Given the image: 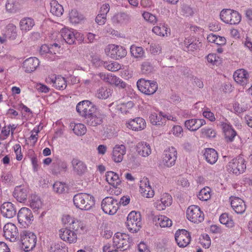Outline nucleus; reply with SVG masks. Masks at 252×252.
Segmentation results:
<instances>
[{
  "mask_svg": "<svg viewBox=\"0 0 252 252\" xmlns=\"http://www.w3.org/2000/svg\"><path fill=\"white\" fill-rule=\"evenodd\" d=\"M73 201L77 208L82 210H89L95 204L94 197L86 193H79L75 194L73 197Z\"/></svg>",
  "mask_w": 252,
  "mask_h": 252,
  "instance_id": "1",
  "label": "nucleus"
},
{
  "mask_svg": "<svg viewBox=\"0 0 252 252\" xmlns=\"http://www.w3.org/2000/svg\"><path fill=\"white\" fill-rule=\"evenodd\" d=\"M113 242L114 248L124 251L130 247L132 239L126 233L117 232L113 238Z\"/></svg>",
  "mask_w": 252,
  "mask_h": 252,
  "instance_id": "2",
  "label": "nucleus"
},
{
  "mask_svg": "<svg viewBox=\"0 0 252 252\" xmlns=\"http://www.w3.org/2000/svg\"><path fill=\"white\" fill-rule=\"evenodd\" d=\"M246 169V161L241 156L232 159L228 163L227 170L230 173L239 175L244 173Z\"/></svg>",
  "mask_w": 252,
  "mask_h": 252,
  "instance_id": "3",
  "label": "nucleus"
},
{
  "mask_svg": "<svg viewBox=\"0 0 252 252\" xmlns=\"http://www.w3.org/2000/svg\"><path fill=\"white\" fill-rule=\"evenodd\" d=\"M20 242L25 252H29L35 247L36 243V237L32 232L23 231L20 233Z\"/></svg>",
  "mask_w": 252,
  "mask_h": 252,
  "instance_id": "4",
  "label": "nucleus"
},
{
  "mask_svg": "<svg viewBox=\"0 0 252 252\" xmlns=\"http://www.w3.org/2000/svg\"><path fill=\"white\" fill-rule=\"evenodd\" d=\"M221 21L226 24L237 25L241 20V15L236 11L230 9H223L220 14Z\"/></svg>",
  "mask_w": 252,
  "mask_h": 252,
  "instance_id": "5",
  "label": "nucleus"
},
{
  "mask_svg": "<svg viewBox=\"0 0 252 252\" xmlns=\"http://www.w3.org/2000/svg\"><path fill=\"white\" fill-rule=\"evenodd\" d=\"M127 229L132 233H135L141 227V215L139 212H131L127 218L126 222Z\"/></svg>",
  "mask_w": 252,
  "mask_h": 252,
  "instance_id": "6",
  "label": "nucleus"
},
{
  "mask_svg": "<svg viewBox=\"0 0 252 252\" xmlns=\"http://www.w3.org/2000/svg\"><path fill=\"white\" fill-rule=\"evenodd\" d=\"M138 90L142 93L147 95L154 94L158 89V84L156 82L146 80L140 79L137 82Z\"/></svg>",
  "mask_w": 252,
  "mask_h": 252,
  "instance_id": "7",
  "label": "nucleus"
},
{
  "mask_svg": "<svg viewBox=\"0 0 252 252\" xmlns=\"http://www.w3.org/2000/svg\"><path fill=\"white\" fill-rule=\"evenodd\" d=\"M77 112L85 119L96 110L95 105L88 100L79 102L76 107Z\"/></svg>",
  "mask_w": 252,
  "mask_h": 252,
  "instance_id": "8",
  "label": "nucleus"
},
{
  "mask_svg": "<svg viewBox=\"0 0 252 252\" xmlns=\"http://www.w3.org/2000/svg\"><path fill=\"white\" fill-rule=\"evenodd\" d=\"M187 219L190 221L198 223L204 220L203 213L198 206L191 205L188 207L186 212Z\"/></svg>",
  "mask_w": 252,
  "mask_h": 252,
  "instance_id": "9",
  "label": "nucleus"
},
{
  "mask_svg": "<svg viewBox=\"0 0 252 252\" xmlns=\"http://www.w3.org/2000/svg\"><path fill=\"white\" fill-rule=\"evenodd\" d=\"M101 207L105 213L114 215L119 209L118 201L112 197H106L102 200Z\"/></svg>",
  "mask_w": 252,
  "mask_h": 252,
  "instance_id": "10",
  "label": "nucleus"
},
{
  "mask_svg": "<svg viewBox=\"0 0 252 252\" xmlns=\"http://www.w3.org/2000/svg\"><path fill=\"white\" fill-rule=\"evenodd\" d=\"M18 220L21 225L26 227L31 223L32 219L33 216L31 210L26 207L22 208L18 212Z\"/></svg>",
  "mask_w": 252,
  "mask_h": 252,
  "instance_id": "11",
  "label": "nucleus"
},
{
  "mask_svg": "<svg viewBox=\"0 0 252 252\" xmlns=\"http://www.w3.org/2000/svg\"><path fill=\"white\" fill-rule=\"evenodd\" d=\"M178 245L181 248L187 247L190 243L191 237L189 233L185 229L178 230L175 234Z\"/></svg>",
  "mask_w": 252,
  "mask_h": 252,
  "instance_id": "12",
  "label": "nucleus"
},
{
  "mask_svg": "<svg viewBox=\"0 0 252 252\" xmlns=\"http://www.w3.org/2000/svg\"><path fill=\"white\" fill-rule=\"evenodd\" d=\"M106 50H109L108 55L116 60L125 57L127 54L126 50L123 47L114 44L109 45Z\"/></svg>",
  "mask_w": 252,
  "mask_h": 252,
  "instance_id": "13",
  "label": "nucleus"
},
{
  "mask_svg": "<svg viewBox=\"0 0 252 252\" xmlns=\"http://www.w3.org/2000/svg\"><path fill=\"white\" fill-rule=\"evenodd\" d=\"M177 151L173 147L169 148L164 152L163 162L165 166L169 167L174 165L177 159Z\"/></svg>",
  "mask_w": 252,
  "mask_h": 252,
  "instance_id": "14",
  "label": "nucleus"
},
{
  "mask_svg": "<svg viewBox=\"0 0 252 252\" xmlns=\"http://www.w3.org/2000/svg\"><path fill=\"white\" fill-rule=\"evenodd\" d=\"M3 235L6 239L14 242L18 236V229L16 225L12 223H6L3 227Z\"/></svg>",
  "mask_w": 252,
  "mask_h": 252,
  "instance_id": "15",
  "label": "nucleus"
},
{
  "mask_svg": "<svg viewBox=\"0 0 252 252\" xmlns=\"http://www.w3.org/2000/svg\"><path fill=\"white\" fill-rule=\"evenodd\" d=\"M71 164L73 172L78 176H82L87 171L86 163L78 158H73Z\"/></svg>",
  "mask_w": 252,
  "mask_h": 252,
  "instance_id": "16",
  "label": "nucleus"
},
{
  "mask_svg": "<svg viewBox=\"0 0 252 252\" xmlns=\"http://www.w3.org/2000/svg\"><path fill=\"white\" fill-rule=\"evenodd\" d=\"M59 235L61 239L69 244L75 243L77 240V235L75 232L67 227L61 229Z\"/></svg>",
  "mask_w": 252,
  "mask_h": 252,
  "instance_id": "17",
  "label": "nucleus"
},
{
  "mask_svg": "<svg viewBox=\"0 0 252 252\" xmlns=\"http://www.w3.org/2000/svg\"><path fill=\"white\" fill-rule=\"evenodd\" d=\"M140 191L141 194L145 197L151 198L154 195V191L150 185L149 181L147 178L144 177L140 182Z\"/></svg>",
  "mask_w": 252,
  "mask_h": 252,
  "instance_id": "18",
  "label": "nucleus"
},
{
  "mask_svg": "<svg viewBox=\"0 0 252 252\" xmlns=\"http://www.w3.org/2000/svg\"><path fill=\"white\" fill-rule=\"evenodd\" d=\"M104 116L96 110L85 119V123L90 126H97L103 122Z\"/></svg>",
  "mask_w": 252,
  "mask_h": 252,
  "instance_id": "19",
  "label": "nucleus"
},
{
  "mask_svg": "<svg viewBox=\"0 0 252 252\" xmlns=\"http://www.w3.org/2000/svg\"><path fill=\"white\" fill-rule=\"evenodd\" d=\"M1 214L6 218H12L16 214V209L13 204L10 202H5L0 208Z\"/></svg>",
  "mask_w": 252,
  "mask_h": 252,
  "instance_id": "20",
  "label": "nucleus"
},
{
  "mask_svg": "<svg viewBox=\"0 0 252 252\" xmlns=\"http://www.w3.org/2000/svg\"><path fill=\"white\" fill-rule=\"evenodd\" d=\"M46 82L52 84L53 87L59 90H63L67 86L65 79L61 76H54V75H52L47 79Z\"/></svg>",
  "mask_w": 252,
  "mask_h": 252,
  "instance_id": "21",
  "label": "nucleus"
},
{
  "mask_svg": "<svg viewBox=\"0 0 252 252\" xmlns=\"http://www.w3.org/2000/svg\"><path fill=\"white\" fill-rule=\"evenodd\" d=\"M183 49L187 52L193 51L199 49L202 44L199 40L192 38H186L181 44Z\"/></svg>",
  "mask_w": 252,
  "mask_h": 252,
  "instance_id": "22",
  "label": "nucleus"
},
{
  "mask_svg": "<svg viewBox=\"0 0 252 252\" xmlns=\"http://www.w3.org/2000/svg\"><path fill=\"white\" fill-rule=\"evenodd\" d=\"M172 202V198L170 195L165 193L161 195L159 200H157L155 203V207L157 210L161 211L163 210L166 207L171 205Z\"/></svg>",
  "mask_w": 252,
  "mask_h": 252,
  "instance_id": "23",
  "label": "nucleus"
},
{
  "mask_svg": "<svg viewBox=\"0 0 252 252\" xmlns=\"http://www.w3.org/2000/svg\"><path fill=\"white\" fill-rule=\"evenodd\" d=\"M39 64V61L37 58L31 57L23 62V68L27 73H31L34 71Z\"/></svg>",
  "mask_w": 252,
  "mask_h": 252,
  "instance_id": "24",
  "label": "nucleus"
},
{
  "mask_svg": "<svg viewBox=\"0 0 252 252\" xmlns=\"http://www.w3.org/2000/svg\"><path fill=\"white\" fill-rule=\"evenodd\" d=\"M126 126L133 130L138 131L144 129L146 127V122L142 118L137 117L132 119L126 123Z\"/></svg>",
  "mask_w": 252,
  "mask_h": 252,
  "instance_id": "25",
  "label": "nucleus"
},
{
  "mask_svg": "<svg viewBox=\"0 0 252 252\" xmlns=\"http://www.w3.org/2000/svg\"><path fill=\"white\" fill-rule=\"evenodd\" d=\"M126 153V148L124 145H117L112 152V159L115 162H121Z\"/></svg>",
  "mask_w": 252,
  "mask_h": 252,
  "instance_id": "26",
  "label": "nucleus"
},
{
  "mask_svg": "<svg viewBox=\"0 0 252 252\" xmlns=\"http://www.w3.org/2000/svg\"><path fill=\"white\" fill-rule=\"evenodd\" d=\"M233 78L237 83L244 86L248 82L249 74L246 70L240 69L234 73Z\"/></svg>",
  "mask_w": 252,
  "mask_h": 252,
  "instance_id": "27",
  "label": "nucleus"
},
{
  "mask_svg": "<svg viewBox=\"0 0 252 252\" xmlns=\"http://www.w3.org/2000/svg\"><path fill=\"white\" fill-rule=\"evenodd\" d=\"M68 169V165L66 161L57 160L52 164V173L54 175H59L62 172H65Z\"/></svg>",
  "mask_w": 252,
  "mask_h": 252,
  "instance_id": "28",
  "label": "nucleus"
},
{
  "mask_svg": "<svg viewBox=\"0 0 252 252\" xmlns=\"http://www.w3.org/2000/svg\"><path fill=\"white\" fill-rule=\"evenodd\" d=\"M61 34L67 44L71 45L75 43L76 36L75 34V31H73V30L64 28L61 31Z\"/></svg>",
  "mask_w": 252,
  "mask_h": 252,
  "instance_id": "29",
  "label": "nucleus"
},
{
  "mask_svg": "<svg viewBox=\"0 0 252 252\" xmlns=\"http://www.w3.org/2000/svg\"><path fill=\"white\" fill-rule=\"evenodd\" d=\"M221 126L223 129L226 142H231L233 141L234 138L237 135V133L235 130L232 128L231 126L226 123H222Z\"/></svg>",
  "mask_w": 252,
  "mask_h": 252,
  "instance_id": "30",
  "label": "nucleus"
},
{
  "mask_svg": "<svg viewBox=\"0 0 252 252\" xmlns=\"http://www.w3.org/2000/svg\"><path fill=\"white\" fill-rule=\"evenodd\" d=\"M28 191L24 186H16L13 192V196L20 202L25 201L27 198Z\"/></svg>",
  "mask_w": 252,
  "mask_h": 252,
  "instance_id": "31",
  "label": "nucleus"
},
{
  "mask_svg": "<svg viewBox=\"0 0 252 252\" xmlns=\"http://www.w3.org/2000/svg\"><path fill=\"white\" fill-rule=\"evenodd\" d=\"M232 208L237 214H242L246 210V205L244 201L238 197H234L231 201Z\"/></svg>",
  "mask_w": 252,
  "mask_h": 252,
  "instance_id": "32",
  "label": "nucleus"
},
{
  "mask_svg": "<svg viewBox=\"0 0 252 252\" xmlns=\"http://www.w3.org/2000/svg\"><path fill=\"white\" fill-rule=\"evenodd\" d=\"M205 124L204 119H192L187 120L185 122V126L189 130L195 131Z\"/></svg>",
  "mask_w": 252,
  "mask_h": 252,
  "instance_id": "33",
  "label": "nucleus"
},
{
  "mask_svg": "<svg viewBox=\"0 0 252 252\" xmlns=\"http://www.w3.org/2000/svg\"><path fill=\"white\" fill-rule=\"evenodd\" d=\"M153 220L156 225H159L161 227H169L172 224V220L164 215L155 216Z\"/></svg>",
  "mask_w": 252,
  "mask_h": 252,
  "instance_id": "34",
  "label": "nucleus"
},
{
  "mask_svg": "<svg viewBox=\"0 0 252 252\" xmlns=\"http://www.w3.org/2000/svg\"><path fill=\"white\" fill-rule=\"evenodd\" d=\"M136 152L143 157H147L151 154L150 145L146 142H141L136 145Z\"/></svg>",
  "mask_w": 252,
  "mask_h": 252,
  "instance_id": "35",
  "label": "nucleus"
},
{
  "mask_svg": "<svg viewBox=\"0 0 252 252\" xmlns=\"http://www.w3.org/2000/svg\"><path fill=\"white\" fill-rule=\"evenodd\" d=\"M165 117L163 113H152L149 116V120L152 124L156 126H162L165 123Z\"/></svg>",
  "mask_w": 252,
  "mask_h": 252,
  "instance_id": "36",
  "label": "nucleus"
},
{
  "mask_svg": "<svg viewBox=\"0 0 252 252\" xmlns=\"http://www.w3.org/2000/svg\"><path fill=\"white\" fill-rule=\"evenodd\" d=\"M105 177L107 182L115 188H117L121 182L118 175L113 171L107 172Z\"/></svg>",
  "mask_w": 252,
  "mask_h": 252,
  "instance_id": "37",
  "label": "nucleus"
},
{
  "mask_svg": "<svg viewBox=\"0 0 252 252\" xmlns=\"http://www.w3.org/2000/svg\"><path fill=\"white\" fill-rule=\"evenodd\" d=\"M204 156L207 162L211 164L215 163L218 159L217 152L212 148L206 149Z\"/></svg>",
  "mask_w": 252,
  "mask_h": 252,
  "instance_id": "38",
  "label": "nucleus"
},
{
  "mask_svg": "<svg viewBox=\"0 0 252 252\" xmlns=\"http://www.w3.org/2000/svg\"><path fill=\"white\" fill-rule=\"evenodd\" d=\"M20 30L23 32H27L32 29L34 26V20L30 17L22 18L19 23Z\"/></svg>",
  "mask_w": 252,
  "mask_h": 252,
  "instance_id": "39",
  "label": "nucleus"
},
{
  "mask_svg": "<svg viewBox=\"0 0 252 252\" xmlns=\"http://www.w3.org/2000/svg\"><path fill=\"white\" fill-rule=\"evenodd\" d=\"M250 99L245 97L241 103L235 102L233 105L234 112L236 113H242L246 111L250 107V105L248 104V102H250Z\"/></svg>",
  "mask_w": 252,
  "mask_h": 252,
  "instance_id": "40",
  "label": "nucleus"
},
{
  "mask_svg": "<svg viewBox=\"0 0 252 252\" xmlns=\"http://www.w3.org/2000/svg\"><path fill=\"white\" fill-rule=\"evenodd\" d=\"M21 0H7L6 9L10 13H16L21 8Z\"/></svg>",
  "mask_w": 252,
  "mask_h": 252,
  "instance_id": "41",
  "label": "nucleus"
},
{
  "mask_svg": "<svg viewBox=\"0 0 252 252\" xmlns=\"http://www.w3.org/2000/svg\"><path fill=\"white\" fill-rule=\"evenodd\" d=\"M50 12L53 15L58 17L63 15V7L57 0H51L50 2Z\"/></svg>",
  "mask_w": 252,
  "mask_h": 252,
  "instance_id": "42",
  "label": "nucleus"
},
{
  "mask_svg": "<svg viewBox=\"0 0 252 252\" xmlns=\"http://www.w3.org/2000/svg\"><path fill=\"white\" fill-rule=\"evenodd\" d=\"M70 127L72 129L74 133L78 136H82L84 135L87 131L86 126L82 124L71 123Z\"/></svg>",
  "mask_w": 252,
  "mask_h": 252,
  "instance_id": "43",
  "label": "nucleus"
},
{
  "mask_svg": "<svg viewBox=\"0 0 252 252\" xmlns=\"http://www.w3.org/2000/svg\"><path fill=\"white\" fill-rule=\"evenodd\" d=\"M170 29L165 24H160L153 28L152 31L156 34L160 36H167L168 33H170Z\"/></svg>",
  "mask_w": 252,
  "mask_h": 252,
  "instance_id": "44",
  "label": "nucleus"
},
{
  "mask_svg": "<svg viewBox=\"0 0 252 252\" xmlns=\"http://www.w3.org/2000/svg\"><path fill=\"white\" fill-rule=\"evenodd\" d=\"M129 16L125 13H119L112 18V21L115 24H122L129 21Z\"/></svg>",
  "mask_w": 252,
  "mask_h": 252,
  "instance_id": "45",
  "label": "nucleus"
},
{
  "mask_svg": "<svg viewBox=\"0 0 252 252\" xmlns=\"http://www.w3.org/2000/svg\"><path fill=\"white\" fill-rule=\"evenodd\" d=\"M134 103L132 101H129L126 103H123L118 105V109L122 113L125 114H131Z\"/></svg>",
  "mask_w": 252,
  "mask_h": 252,
  "instance_id": "46",
  "label": "nucleus"
},
{
  "mask_svg": "<svg viewBox=\"0 0 252 252\" xmlns=\"http://www.w3.org/2000/svg\"><path fill=\"white\" fill-rule=\"evenodd\" d=\"M112 90L106 87H101L97 90L96 96L99 99H106L112 94Z\"/></svg>",
  "mask_w": 252,
  "mask_h": 252,
  "instance_id": "47",
  "label": "nucleus"
},
{
  "mask_svg": "<svg viewBox=\"0 0 252 252\" xmlns=\"http://www.w3.org/2000/svg\"><path fill=\"white\" fill-rule=\"evenodd\" d=\"M101 64L107 70L115 72L121 69V65L116 62H101Z\"/></svg>",
  "mask_w": 252,
  "mask_h": 252,
  "instance_id": "48",
  "label": "nucleus"
},
{
  "mask_svg": "<svg viewBox=\"0 0 252 252\" xmlns=\"http://www.w3.org/2000/svg\"><path fill=\"white\" fill-rule=\"evenodd\" d=\"M66 227L70 229L71 231H74L77 235H78V233H80V230L83 229V226L81 222L74 219H73L71 222Z\"/></svg>",
  "mask_w": 252,
  "mask_h": 252,
  "instance_id": "49",
  "label": "nucleus"
},
{
  "mask_svg": "<svg viewBox=\"0 0 252 252\" xmlns=\"http://www.w3.org/2000/svg\"><path fill=\"white\" fill-rule=\"evenodd\" d=\"M69 19L71 23L77 24L83 20L84 17L83 16L79 14L76 10L73 9L69 13Z\"/></svg>",
  "mask_w": 252,
  "mask_h": 252,
  "instance_id": "50",
  "label": "nucleus"
},
{
  "mask_svg": "<svg viewBox=\"0 0 252 252\" xmlns=\"http://www.w3.org/2000/svg\"><path fill=\"white\" fill-rule=\"evenodd\" d=\"M53 189L59 193H63L68 190V186L64 183L56 182L53 185Z\"/></svg>",
  "mask_w": 252,
  "mask_h": 252,
  "instance_id": "51",
  "label": "nucleus"
},
{
  "mask_svg": "<svg viewBox=\"0 0 252 252\" xmlns=\"http://www.w3.org/2000/svg\"><path fill=\"white\" fill-rule=\"evenodd\" d=\"M211 189L209 187H205L200 190L197 196L202 201H207L211 197Z\"/></svg>",
  "mask_w": 252,
  "mask_h": 252,
  "instance_id": "52",
  "label": "nucleus"
},
{
  "mask_svg": "<svg viewBox=\"0 0 252 252\" xmlns=\"http://www.w3.org/2000/svg\"><path fill=\"white\" fill-rule=\"evenodd\" d=\"M30 206L35 211L40 208L42 207V202L40 199L36 195H32L30 200Z\"/></svg>",
  "mask_w": 252,
  "mask_h": 252,
  "instance_id": "53",
  "label": "nucleus"
},
{
  "mask_svg": "<svg viewBox=\"0 0 252 252\" xmlns=\"http://www.w3.org/2000/svg\"><path fill=\"white\" fill-rule=\"evenodd\" d=\"M132 55L136 58H142L144 56V51L142 47L132 45L130 48Z\"/></svg>",
  "mask_w": 252,
  "mask_h": 252,
  "instance_id": "54",
  "label": "nucleus"
},
{
  "mask_svg": "<svg viewBox=\"0 0 252 252\" xmlns=\"http://www.w3.org/2000/svg\"><path fill=\"white\" fill-rule=\"evenodd\" d=\"M6 35L9 38L14 39L17 36V28L13 24H9L6 27Z\"/></svg>",
  "mask_w": 252,
  "mask_h": 252,
  "instance_id": "55",
  "label": "nucleus"
},
{
  "mask_svg": "<svg viewBox=\"0 0 252 252\" xmlns=\"http://www.w3.org/2000/svg\"><path fill=\"white\" fill-rule=\"evenodd\" d=\"M220 221L221 223L225 225L228 227H232L234 223L232 220L229 218L227 213L222 214L220 217Z\"/></svg>",
  "mask_w": 252,
  "mask_h": 252,
  "instance_id": "56",
  "label": "nucleus"
},
{
  "mask_svg": "<svg viewBox=\"0 0 252 252\" xmlns=\"http://www.w3.org/2000/svg\"><path fill=\"white\" fill-rule=\"evenodd\" d=\"M50 252H67V249L60 243L53 244L49 249Z\"/></svg>",
  "mask_w": 252,
  "mask_h": 252,
  "instance_id": "57",
  "label": "nucleus"
},
{
  "mask_svg": "<svg viewBox=\"0 0 252 252\" xmlns=\"http://www.w3.org/2000/svg\"><path fill=\"white\" fill-rule=\"evenodd\" d=\"M207 60L213 65H218L220 63V58L215 54H209L207 57Z\"/></svg>",
  "mask_w": 252,
  "mask_h": 252,
  "instance_id": "58",
  "label": "nucleus"
},
{
  "mask_svg": "<svg viewBox=\"0 0 252 252\" xmlns=\"http://www.w3.org/2000/svg\"><path fill=\"white\" fill-rule=\"evenodd\" d=\"M142 16L144 19L152 24H155L157 21V18L156 16L148 12H144Z\"/></svg>",
  "mask_w": 252,
  "mask_h": 252,
  "instance_id": "59",
  "label": "nucleus"
},
{
  "mask_svg": "<svg viewBox=\"0 0 252 252\" xmlns=\"http://www.w3.org/2000/svg\"><path fill=\"white\" fill-rule=\"evenodd\" d=\"M181 11L183 15L189 17L193 14L192 9L188 5L184 4L182 6Z\"/></svg>",
  "mask_w": 252,
  "mask_h": 252,
  "instance_id": "60",
  "label": "nucleus"
},
{
  "mask_svg": "<svg viewBox=\"0 0 252 252\" xmlns=\"http://www.w3.org/2000/svg\"><path fill=\"white\" fill-rule=\"evenodd\" d=\"M111 84H114L116 86L122 89L126 88V84L115 75L113 76V82Z\"/></svg>",
  "mask_w": 252,
  "mask_h": 252,
  "instance_id": "61",
  "label": "nucleus"
},
{
  "mask_svg": "<svg viewBox=\"0 0 252 252\" xmlns=\"http://www.w3.org/2000/svg\"><path fill=\"white\" fill-rule=\"evenodd\" d=\"M141 70L143 73L148 74L152 71L153 66L150 62H145L141 65Z\"/></svg>",
  "mask_w": 252,
  "mask_h": 252,
  "instance_id": "62",
  "label": "nucleus"
},
{
  "mask_svg": "<svg viewBox=\"0 0 252 252\" xmlns=\"http://www.w3.org/2000/svg\"><path fill=\"white\" fill-rule=\"evenodd\" d=\"M202 134L207 137L214 138L216 136V131L211 128H204L202 129Z\"/></svg>",
  "mask_w": 252,
  "mask_h": 252,
  "instance_id": "63",
  "label": "nucleus"
},
{
  "mask_svg": "<svg viewBox=\"0 0 252 252\" xmlns=\"http://www.w3.org/2000/svg\"><path fill=\"white\" fill-rule=\"evenodd\" d=\"M98 76L100 77L101 79L104 82L111 84L113 82V76L114 75H113L112 74H105L103 73H100L98 74Z\"/></svg>",
  "mask_w": 252,
  "mask_h": 252,
  "instance_id": "64",
  "label": "nucleus"
}]
</instances>
